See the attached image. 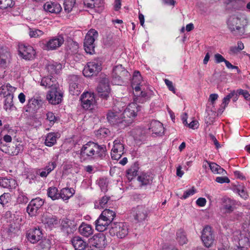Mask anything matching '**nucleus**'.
Masks as SVG:
<instances>
[{
    "label": "nucleus",
    "mask_w": 250,
    "mask_h": 250,
    "mask_svg": "<svg viewBox=\"0 0 250 250\" xmlns=\"http://www.w3.org/2000/svg\"><path fill=\"white\" fill-rule=\"evenodd\" d=\"M112 75H120V77H127L128 72L121 64L117 65L113 69Z\"/></svg>",
    "instance_id": "obj_33"
},
{
    "label": "nucleus",
    "mask_w": 250,
    "mask_h": 250,
    "mask_svg": "<svg viewBox=\"0 0 250 250\" xmlns=\"http://www.w3.org/2000/svg\"><path fill=\"white\" fill-rule=\"evenodd\" d=\"M142 81V78L140 72L139 71L134 72L131 84L132 88L135 90L136 93L142 90V88L140 86ZM136 95H138L137 93H136Z\"/></svg>",
    "instance_id": "obj_23"
},
{
    "label": "nucleus",
    "mask_w": 250,
    "mask_h": 250,
    "mask_svg": "<svg viewBox=\"0 0 250 250\" xmlns=\"http://www.w3.org/2000/svg\"><path fill=\"white\" fill-rule=\"evenodd\" d=\"M239 240L238 246L236 250H247L248 247L249 246V239L247 237L241 238V239L239 237L237 238Z\"/></svg>",
    "instance_id": "obj_36"
},
{
    "label": "nucleus",
    "mask_w": 250,
    "mask_h": 250,
    "mask_svg": "<svg viewBox=\"0 0 250 250\" xmlns=\"http://www.w3.org/2000/svg\"><path fill=\"white\" fill-rule=\"evenodd\" d=\"M234 202L229 198H224L223 200V208L227 212L232 211L234 209Z\"/></svg>",
    "instance_id": "obj_37"
},
{
    "label": "nucleus",
    "mask_w": 250,
    "mask_h": 250,
    "mask_svg": "<svg viewBox=\"0 0 250 250\" xmlns=\"http://www.w3.org/2000/svg\"><path fill=\"white\" fill-rule=\"evenodd\" d=\"M237 92L239 95H243L246 100H250V94L247 90L240 89L237 90Z\"/></svg>",
    "instance_id": "obj_59"
},
{
    "label": "nucleus",
    "mask_w": 250,
    "mask_h": 250,
    "mask_svg": "<svg viewBox=\"0 0 250 250\" xmlns=\"http://www.w3.org/2000/svg\"><path fill=\"white\" fill-rule=\"evenodd\" d=\"M8 55L9 53L8 52L4 54H0V65L2 66H4L6 65Z\"/></svg>",
    "instance_id": "obj_58"
},
{
    "label": "nucleus",
    "mask_w": 250,
    "mask_h": 250,
    "mask_svg": "<svg viewBox=\"0 0 250 250\" xmlns=\"http://www.w3.org/2000/svg\"><path fill=\"white\" fill-rule=\"evenodd\" d=\"M61 68V64L57 63L49 64L47 66V69L51 74L58 73Z\"/></svg>",
    "instance_id": "obj_45"
},
{
    "label": "nucleus",
    "mask_w": 250,
    "mask_h": 250,
    "mask_svg": "<svg viewBox=\"0 0 250 250\" xmlns=\"http://www.w3.org/2000/svg\"><path fill=\"white\" fill-rule=\"evenodd\" d=\"M41 102V100H39L34 98H31L28 101V106L32 108L33 109L36 108L37 106H39Z\"/></svg>",
    "instance_id": "obj_52"
},
{
    "label": "nucleus",
    "mask_w": 250,
    "mask_h": 250,
    "mask_svg": "<svg viewBox=\"0 0 250 250\" xmlns=\"http://www.w3.org/2000/svg\"><path fill=\"white\" fill-rule=\"evenodd\" d=\"M139 110L140 106L136 103H131L127 105L122 113L124 118L126 119L127 125L132 122L133 119L137 116V113Z\"/></svg>",
    "instance_id": "obj_8"
},
{
    "label": "nucleus",
    "mask_w": 250,
    "mask_h": 250,
    "mask_svg": "<svg viewBox=\"0 0 250 250\" xmlns=\"http://www.w3.org/2000/svg\"><path fill=\"white\" fill-rule=\"evenodd\" d=\"M100 216L111 223L115 216V213L112 210L105 209L102 212Z\"/></svg>",
    "instance_id": "obj_38"
},
{
    "label": "nucleus",
    "mask_w": 250,
    "mask_h": 250,
    "mask_svg": "<svg viewBox=\"0 0 250 250\" xmlns=\"http://www.w3.org/2000/svg\"><path fill=\"white\" fill-rule=\"evenodd\" d=\"M42 222L45 225V228L50 229L58 224V220L56 217L48 213L43 214L42 217Z\"/></svg>",
    "instance_id": "obj_18"
},
{
    "label": "nucleus",
    "mask_w": 250,
    "mask_h": 250,
    "mask_svg": "<svg viewBox=\"0 0 250 250\" xmlns=\"http://www.w3.org/2000/svg\"><path fill=\"white\" fill-rule=\"evenodd\" d=\"M76 3V0H65L64 9L66 12L69 13L72 10Z\"/></svg>",
    "instance_id": "obj_44"
},
{
    "label": "nucleus",
    "mask_w": 250,
    "mask_h": 250,
    "mask_svg": "<svg viewBox=\"0 0 250 250\" xmlns=\"http://www.w3.org/2000/svg\"><path fill=\"white\" fill-rule=\"evenodd\" d=\"M124 146L120 139L115 140L111 152V158L116 160H119L124 154Z\"/></svg>",
    "instance_id": "obj_16"
},
{
    "label": "nucleus",
    "mask_w": 250,
    "mask_h": 250,
    "mask_svg": "<svg viewBox=\"0 0 250 250\" xmlns=\"http://www.w3.org/2000/svg\"><path fill=\"white\" fill-rule=\"evenodd\" d=\"M11 195L9 193H4L0 196V204L2 206H6L11 201Z\"/></svg>",
    "instance_id": "obj_43"
},
{
    "label": "nucleus",
    "mask_w": 250,
    "mask_h": 250,
    "mask_svg": "<svg viewBox=\"0 0 250 250\" xmlns=\"http://www.w3.org/2000/svg\"><path fill=\"white\" fill-rule=\"evenodd\" d=\"M75 193L72 188H63L60 192V197L63 200H67L71 197Z\"/></svg>",
    "instance_id": "obj_30"
},
{
    "label": "nucleus",
    "mask_w": 250,
    "mask_h": 250,
    "mask_svg": "<svg viewBox=\"0 0 250 250\" xmlns=\"http://www.w3.org/2000/svg\"><path fill=\"white\" fill-rule=\"evenodd\" d=\"M64 41V37L62 35L52 37L46 42L44 49L47 50H56L63 44Z\"/></svg>",
    "instance_id": "obj_14"
},
{
    "label": "nucleus",
    "mask_w": 250,
    "mask_h": 250,
    "mask_svg": "<svg viewBox=\"0 0 250 250\" xmlns=\"http://www.w3.org/2000/svg\"><path fill=\"white\" fill-rule=\"evenodd\" d=\"M44 32L41 30L36 28H30L29 35L31 38H39L42 36Z\"/></svg>",
    "instance_id": "obj_42"
},
{
    "label": "nucleus",
    "mask_w": 250,
    "mask_h": 250,
    "mask_svg": "<svg viewBox=\"0 0 250 250\" xmlns=\"http://www.w3.org/2000/svg\"><path fill=\"white\" fill-rule=\"evenodd\" d=\"M236 190L238 194L244 199L246 200L248 198V194L245 191V188L243 186H238L236 188Z\"/></svg>",
    "instance_id": "obj_49"
},
{
    "label": "nucleus",
    "mask_w": 250,
    "mask_h": 250,
    "mask_svg": "<svg viewBox=\"0 0 250 250\" xmlns=\"http://www.w3.org/2000/svg\"><path fill=\"white\" fill-rule=\"evenodd\" d=\"M87 64L89 66V67L94 69L93 71L96 74L101 70V62L98 60L89 62L87 63Z\"/></svg>",
    "instance_id": "obj_41"
},
{
    "label": "nucleus",
    "mask_w": 250,
    "mask_h": 250,
    "mask_svg": "<svg viewBox=\"0 0 250 250\" xmlns=\"http://www.w3.org/2000/svg\"><path fill=\"white\" fill-rule=\"evenodd\" d=\"M78 78L77 76H72L69 85V92L73 95H78L81 92V88L78 84Z\"/></svg>",
    "instance_id": "obj_22"
},
{
    "label": "nucleus",
    "mask_w": 250,
    "mask_h": 250,
    "mask_svg": "<svg viewBox=\"0 0 250 250\" xmlns=\"http://www.w3.org/2000/svg\"><path fill=\"white\" fill-rule=\"evenodd\" d=\"M63 97V92L58 87V85L51 88L48 92L46 98L49 103L52 104H60Z\"/></svg>",
    "instance_id": "obj_9"
},
{
    "label": "nucleus",
    "mask_w": 250,
    "mask_h": 250,
    "mask_svg": "<svg viewBox=\"0 0 250 250\" xmlns=\"http://www.w3.org/2000/svg\"><path fill=\"white\" fill-rule=\"evenodd\" d=\"M186 125L190 128L195 129L198 128L199 124L198 121L193 120L189 124H188Z\"/></svg>",
    "instance_id": "obj_62"
},
{
    "label": "nucleus",
    "mask_w": 250,
    "mask_h": 250,
    "mask_svg": "<svg viewBox=\"0 0 250 250\" xmlns=\"http://www.w3.org/2000/svg\"><path fill=\"white\" fill-rule=\"evenodd\" d=\"M16 88L10 85L9 83H6L0 86V96L4 97H7V99L10 98L12 100L13 98V93Z\"/></svg>",
    "instance_id": "obj_19"
},
{
    "label": "nucleus",
    "mask_w": 250,
    "mask_h": 250,
    "mask_svg": "<svg viewBox=\"0 0 250 250\" xmlns=\"http://www.w3.org/2000/svg\"><path fill=\"white\" fill-rule=\"evenodd\" d=\"M26 237L29 241L35 244L40 241L42 237V233L39 228H34L30 229L26 234Z\"/></svg>",
    "instance_id": "obj_17"
},
{
    "label": "nucleus",
    "mask_w": 250,
    "mask_h": 250,
    "mask_svg": "<svg viewBox=\"0 0 250 250\" xmlns=\"http://www.w3.org/2000/svg\"><path fill=\"white\" fill-rule=\"evenodd\" d=\"M44 201L40 198L32 199L26 208L27 212L30 216H35L38 213L39 209L43 205Z\"/></svg>",
    "instance_id": "obj_15"
},
{
    "label": "nucleus",
    "mask_w": 250,
    "mask_h": 250,
    "mask_svg": "<svg viewBox=\"0 0 250 250\" xmlns=\"http://www.w3.org/2000/svg\"><path fill=\"white\" fill-rule=\"evenodd\" d=\"M128 233L127 225L123 222L114 223L111 225L109 234L111 236H116L118 238H125Z\"/></svg>",
    "instance_id": "obj_5"
},
{
    "label": "nucleus",
    "mask_w": 250,
    "mask_h": 250,
    "mask_svg": "<svg viewBox=\"0 0 250 250\" xmlns=\"http://www.w3.org/2000/svg\"><path fill=\"white\" fill-rule=\"evenodd\" d=\"M176 240L180 245H184L188 242L185 232L182 229H179L176 232Z\"/></svg>",
    "instance_id": "obj_35"
},
{
    "label": "nucleus",
    "mask_w": 250,
    "mask_h": 250,
    "mask_svg": "<svg viewBox=\"0 0 250 250\" xmlns=\"http://www.w3.org/2000/svg\"><path fill=\"white\" fill-rule=\"evenodd\" d=\"M71 243L75 250H84L87 245L86 242L79 236L73 237Z\"/></svg>",
    "instance_id": "obj_25"
},
{
    "label": "nucleus",
    "mask_w": 250,
    "mask_h": 250,
    "mask_svg": "<svg viewBox=\"0 0 250 250\" xmlns=\"http://www.w3.org/2000/svg\"><path fill=\"white\" fill-rule=\"evenodd\" d=\"M123 102H119L115 105L114 109L110 111L107 114V119L109 123L113 125H120L123 124L125 126L127 125L126 123V119H125L121 109L119 111H116V109L122 106L124 107Z\"/></svg>",
    "instance_id": "obj_3"
},
{
    "label": "nucleus",
    "mask_w": 250,
    "mask_h": 250,
    "mask_svg": "<svg viewBox=\"0 0 250 250\" xmlns=\"http://www.w3.org/2000/svg\"><path fill=\"white\" fill-rule=\"evenodd\" d=\"M234 94L235 92L234 91H233L224 98L222 104L221 105L220 108L218 110V113L221 114L224 111L226 107L229 104L231 98L234 95Z\"/></svg>",
    "instance_id": "obj_32"
},
{
    "label": "nucleus",
    "mask_w": 250,
    "mask_h": 250,
    "mask_svg": "<svg viewBox=\"0 0 250 250\" xmlns=\"http://www.w3.org/2000/svg\"><path fill=\"white\" fill-rule=\"evenodd\" d=\"M99 34L97 31L91 29L85 35L83 42L84 49L85 52L89 54H92L94 51V42L98 38Z\"/></svg>",
    "instance_id": "obj_4"
},
{
    "label": "nucleus",
    "mask_w": 250,
    "mask_h": 250,
    "mask_svg": "<svg viewBox=\"0 0 250 250\" xmlns=\"http://www.w3.org/2000/svg\"><path fill=\"white\" fill-rule=\"evenodd\" d=\"M164 82L169 90L172 91L173 93L175 94L176 93V89L173 83L167 79L164 80Z\"/></svg>",
    "instance_id": "obj_57"
},
{
    "label": "nucleus",
    "mask_w": 250,
    "mask_h": 250,
    "mask_svg": "<svg viewBox=\"0 0 250 250\" xmlns=\"http://www.w3.org/2000/svg\"><path fill=\"white\" fill-rule=\"evenodd\" d=\"M58 137V135L57 133H49L47 134L44 142L45 145L49 147L53 146L56 143L57 139Z\"/></svg>",
    "instance_id": "obj_31"
},
{
    "label": "nucleus",
    "mask_w": 250,
    "mask_h": 250,
    "mask_svg": "<svg viewBox=\"0 0 250 250\" xmlns=\"http://www.w3.org/2000/svg\"><path fill=\"white\" fill-rule=\"evenodd\" d=\"M43 8L47 12L55 14L60 13L62 9L59 3L52 1L46 2L43 5Z\"/></svg>",
    "instance_id": "obj_20"
},
{
    "label": "nucleus",
    "mask_w": 250,
    "mask_h": 250,
    "mask_svg": "<svg viewBox=\"0 0 250 250\" xmlns=\"http://www.w3.org/2000/svg\"><path fill=\"white\" fill-rule=\"evenodd\" d=\"M149 129L157 135H161L164 133V128L163 124L159 121L154 120L151 122Z\"/></svg>",
    "instance_id": "obj_21"
},
{
    "label": "nucleus",
    "mask_w": 250,
    "mask_h": 250,
    "mask_svg": "<svg viewBox=\"0 0 250 250\" xmlns=\"http://www.w3.org/2000/svg\"><path fill=\"white\" fill-rule=\"evenodd\" d=\"M46 120L49 122V125H52L56 122L57 117L52 112H48L46 113Z\"/></svg>",
    "instance_id": "obj_53"
},
{
    "label": "nucleus",
    "mask_w": 250,
    "mask_h": 250,
    "mask_svg": "<svg viewBox=\"0 0 250 250\" xmlns=\"http://www.w3.org/2000/svg\"><path fill=\"white\" fill-rule=\"evenodd\" d=\"M131 214L135 221L142 222L147 218L148 211L145 206H138L132 208Z\"/></svg>",
    "instance_id": "obj_12"
},
{
    "label": "nucleus",
    "mask_w": 250,
    "mask_h": 250,
    "mask_svg": "<svg viewBox=\"0 0 250 250\" xmlns=\"http://www.w3.org/2000/svg\"><path fill=\"white\" fill-rule=\"evenodd\" d=\"M137 170L136 168L131 167L127 170L126 172V177L129 181H131L134 177H135L137 174Z\"/></svg>",
    "instance_id": "obj_48"
},
{
    "label": "nucleus",
    "mask_w": 250,
    "mask_h": 250,
    "mask_svg": "<svg viewBox=\"0 0 250 250\" xmlns=\"http://www.w3.org/2000/svg\"><path fill=\"white\" fill-rule=\"evenodd\" d=\"M41 85L45 87H54L55 86L58 85L55 78L52 76L45 77L42 79Z\"/></svg>",
    "instance_id": "obj_29"
},
{
    "label": "nucleus",
    "mask_w": 250,
    "mask_h": 250,
    "mask_svg": "<svg viewBox=\"0 0 250 250\" xmlns=\"http://www.w3.org/2000/svg\"><path fill=\"white\" fill-rule=\"evenodd\" d=\"M105 236L103 233L94 235L89 239V244L92 250H101L106 244Z\"/></svg>",
    "instance_id": "obj_10"
},
{
    "label": "nucleus",
    "mask_w": 250,
    "mask_h": 250,
    "mask_svg": "<svg viewBox=\"0 0 250 250\" xmlns=\"http://www.w3.org/2000/svg\"><path fill=\"white\" fill-rule=\"evenodd\" d=\"M47 195L49 197L51 198L53 200L59 199L60 196V193L58 192V189L56 187H50L47 190Z\"/></svg>",
    "instance_id": "obj_39"
},
{
    "label": "nucleus",
    "mask_w": 250,
    "mask_h": 250,
    "mask_svg": "<svg viewBox=\"0 0 250 250\" xmlns=\"http://www.w3.org/2000/svg\"><path fill=\"white\" fill-rule=\"evenodd\" d=\"M94 69L89 67V66L87 64L83 70V73L84 76L89 77L94 75H96V73L93 71Z\"/></svg>",
    "instance_id": "obj_51"
},
{
    "label": "nucleus",
    "mask_w": 250,
    "mask_h": 250,
    "mask_svg": "<svg viewBox=\"0 0 250 250\" xmlns=\"http://www.w3.org/2000/svg\"><path fill=\"white\" fill-rule=\"evenodd\" d=\"M109 199L107 196H104L99 202H96L95 203V208H102L106 204Z\"/></svg>",
    "instance_id": "obj_46"
},
{
    "label": "nucleus",
    "mask_w": 250,
    "mask_h": 250,
    "mask_svg": "<svg viewBox=\"0 0 250 250\" xmlns=\"http://www.w3.org/2000/svg\"><path fill=\"white\" fill-rule=\"evenodd\" d=\"M110 223V222L100 216L95 223L96 229L100 232L104 231L106 229Z\"/></svg>",
    "instance_id": "obj_24"
},
{
    "label": "nucleus",
    "mask_w": 250,
    "mask_h": 250,
    "mask_svg": "<svg viewBox=\"0 0 250 250\" xmlns=\"http://www.w3.org/2000/svg\"><path fill=\"white\" fill-rule=\"evenodd\" d=\"M196 192V190L194 187H192L191 188H190L187 190H186L182 197H181V199H186L189 197V196L193 195Z\"/></svg>",
    "instance_id": "obj_56"
},
{
    "label": "nucleus",
    "mask_w": 250,
    "mask_h": 250,
    "mask_svg": "<svg viewBox=\"0 0 250 250\" xmlns=\"http://www.w3.org/2000/svg\"><path fill=\"white\" fill-rule=\"evenodd\" d=\"M15 3L13 0H0V9H6L12 7Z\"/></svg>",
    "instance_id": "obj_47"
},
{
    "label": "nucleus",
    "mask_w": 250,
    "mask_h": 250,
    "mask_svg": "<svg viewBox=\"0 0 250 250\" xmlns=\"http://www.w3.org/2000/svg\"><path fill=\"white\" fill-rule=\"evenodd\" d=\"M0 186L9 189L15 188L17 186V181L12 178L0 177Z\"/></svg>",
    "instance_id": "obj_26"
},
{
    "label": "nucleus",
    "mask_w": 250,
    "mask_h": 250,
    "mask_svg": "<svg viewBox=\"0 0 250 250\" xmlns=\"http://www.w3.org/2000/svg\"><path fill=\"white\" fill-rule=\"evenodd\" d=\"M215 181L220 184L229 183L230 182L229 179L226 176L224 177H217Z\"/></svg>",
    "instance_id": "obj_61"
},
{
    "label": "nucleus",
    "mask_w": 250,
    "mask_h": 250,
    "mask_svg": "<svg viewBox=\"0 0 250 250\" xmlns=\"http://www.w3.org/2000/svg\"><path fill=\"white\" fill-rule=\"evenodd\" d=\"M80 154L84 159H98L105 155L104 147L94 142H89L83 146Z\"/></svg>",
    "instance_id": "obj_2"
},
{
    "label": "nucleus",
    "mask_w": 250,
    "mask_h": 250,
    "mask_svg": "<svg viewBox=\"0 0 250 250\" xmlns=\"http://www.w3.org/2000/svg\"><path fill=\"white\" fill-rule=\"evenodd\" d=\"M138 180L142 185H147L151 182L152 177L150 175L142 174L138 176Z\"/></svg>",
    "instance_id": "obj_40"
},
{
    "label": "nucleus",
    "mask_w": 250,
    "mask_h": 250,
    "mask_svg": "<svg viewBox=\"0 0 250 250\" xmlns=\"http://www.w3.org/2000/svg\"><path fill=\"white\" fill-rule=\"evenodd\" d=\"M249 19L243 13H237L230 16L227 21V26L231 33L235 35L242 36L246 31Z\"/></svg>",
    "instance_id": "obj_1"
},
{
    "label": "nucleus",
    "mask_w": 250,
    "mask_h": 250,
    "mask_svg": "<svg viewBox=\"0 0 250 250\" xmlns=\"http://www.w3.org/2000/svg\"><path fill=\"white\" fill-rule=\"evenodd\" d=\"M23 146L21 145H15L14 150L12 152L11 155H17L22 150Z\"/></svg>",
    "instance_id": "obj_64"
},
{
    "label": "nucleus",
    "mask_w": 250,
    "mask_h": 250,
    "mask_svg": "<svg viewBox=\"0 0 250 250\" xmlns=\"http://www.w3.org/2000/svg\"><path fill=\"white\" fill-rule=\"evenodd\" d=\"M17 200L19 204H25L28 202V199L24 193L19 192Z\"/></svg>",
    "instance_id": "obj_50"
},
{
    "label": "nucleus",
    "mask_w": 250,
    "mask_h": 250,
    "mask_svg": "<svg viewBox=\"0 0 250 250\" xmlns=\"http://www.w3.org/2000/svg\"><path fill=\"white\" fill-rule=\"evenodd\" d=\"M81 104L85 110H91L96 105V100L94 93L90 92H84L81 96Z\"/></svg>",
    "instance_id": "obj_6"
},
{
    "label": "nucleus",
    "mask_w": 250,
    "mask_h": 250,
    "mask_svg": "<svg viewBox=\"0 0 250 250\" xmlns=\"http://www.w3.org/2000/svg\"><path fill=\"white\" fill-rule=\"evenodd\" d=\"M18 51L19 55L25 60H32L36 54L33 47L29 45L19 44Z\"/></svg>",
    "instance_id": "obj_13"
},
{
    "label": "nucleus",
    "mask_w": 250,
    "mask_h": 250,
    "mask_svg": "<svg viewBox=\"0 0 250 250\" xmlns=\"http://www.w3.org/2000/svg\"><path fill=\"white\" fill-rule=\"evenodd\" d=\"M202 240L205 247H211L215 241V237L212 229L208 226H205L202 232Z\"/></svg>",
    "instance_id": "obj_11"
},
{
    "label": "nucleus",
    "mask_w": 250,
    "mask_h": 250,
    "mask_svg": "<svg viewBox=\"0 0 250 250\" xmlns=\"http://www.w3.org/2000/svg\"><path fill=\"white\" fill-rule=\"evenodd\" d=\"M209 168L214 174L224 175L227 173L226 171L224 168L215 163L211 162L209 164Z\"/></svg>",
    "instance_id": "obj_34"
},
{
    "label": "nucleus",
    "mask_w": 250,
    "mask_h": 250,
    "mask_svg": "<svg viewBox=\"0 0 250 250\" xmlns=\"http://www.w3.org/2000/svg\"><path fill=\"white\" fill-rule=\"evenodd\" d=\"M13 106V104L12 103V100H10V98L8 99H6L5 101V103L4 105V108L6 110H9L11 108V107Z\"/></svg>",
    "instance_id": "obj_63"
},
{
    "label": "nucleus",
    "mask_w": 250,
    "mask_h": 250,
    "mask_svg": "<svg viewBox=\"0 0 250 250\" xmlns=\"http://www.w3.org/2000/svg\"><path fill=\"white\" fill-rule=\"evenodd\" d=\"M97 91L99 96L104 99H107L110 95L111 89L109 84V80L106 76L101 77L97 87Z\"/></svg>",
    "instance_id": "obj_7"
},
{
    "label": "nucleus",
    "mask_w": 250,
    "mask_h": 250,
    "mask_svg": "<svg viewBox=\"0 0 250 250\" xmlns=\"http://www.w3.org/2000/svg\"><path fill=\"white\" fill-rule=\"evenodd\" d=\"M56 167V163L55 161L50 162L48 163L47 165L45 167V170L48 173H50Z\"/></svg>",
    "instance_id": "obj_60"
},
{
    "label": "nucleus",
    "mask_w": 250,
    "mask_h": 250,
    "mask_svg": "<svg viewBox=\"0 0 250 250\" xmlns=\"http://www.w3.org/2000/svg\"><path fill=\"white\" fill-rule=\"evenodd\" d=\"M124 77H120V75H112V79L111 82L114 85H122L123 83V78Z\"/></svg>",
    "instance_id": "obj_55"
},
{
    "label": "nucleus",
    "mask_w": 250,
    "mask_h": 250,
    "mask_svg": "<svg viewBox=\"0 0 250 250\" xmlns=\"http://www.w3.org/2000/svg\"><path fill=\"white\" fill-rule=\"evenodd\" d=\"M79 232L83 236L88 237L93 233V229L91 225L83 223L79 227Z\"/></svg>",
    "instance_id": "obj_28"
},
{
    "label": "nucleus",
    "mask_w": 250,
    "mask_h": 250,
    "mask_svg": "<svg viewBox=\"0 0 250 250\" xmlns=\"http://www.w3.org/2000/svg\"><path fill=\"white\" fill-rule=\"evenodd\" d=\"M98 184L101 188L102 191L104 192L107 190V181L105 178H101L98 181Z\"/></svg>",
    "instance_id": "obj_54"
},
{
    "label": "nucleus",
    "mask_w": 250,
    "mask_h": 250,
    "mask_svg": "<svg viewBox=\"0 0 250 250\" xmlns=\"http://www.w3.org/2000/svg\"><path fill=\"white\" fill-rule=\"evenodd\" d=\"M83 3L88 8H98L100 10H102L104 6L103 0H83Z\"/></svg>",
    "instance_id": "obj_27"
}]
</instances>
